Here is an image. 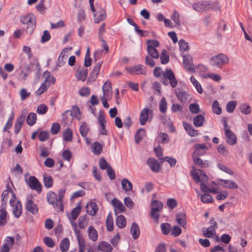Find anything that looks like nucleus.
Instances as JSON below:
<instances>
[{
    "label": "nucleus",
    "instance_id": "f257e3e1",
    "mask_svg": "<svg viewBox=\"0 0 252 252\" xmlns=\"http://www.w3.org/2000/svg\"><path fill=\"white\" fill-rule=\"evenodd\" d=\"M66 189H62L58 191V196L53 191H50L47 194V200L50 204L53 206L54 209L57 211H63V198L64 196Z\"/></svg>",
    "mask_w": 252,
    "mask_h": 252
},
{
    "label": "nucleus",
    "instance_id": "f03ea898",
    "mask_svg": "<svg viewBox=\"0 0 252 252\" xmlns=\"http://www.w3.org/2000/svg\"><path fill=\"white\" fill-rule=\"evenodd\" d=\"M193 9L198 12L206 13L216 10H220V7L216 3H210L207 1H199L192 4Z\"/></svg>",
    "mask_w": 252,
    "mask_h": 252
},
{
    "label": "nucleus",
    "instance_id": "7ed1b4c3",
    "mask_svg": "<svg viewBox=\"0 0 252 252\" xmlns=\"http://www.w3.org/2000/svg\"><path fill=\"white\" fill-rule=\"evenodd\" d=\"M229 62L228 57L223 53L219 54L212 57L209 60L210 64L214 67L222 68Z\"/></svg>",
    "mask_w": 252,
    "mask_h": 252
},
{
    "label": "nucleus",
    "instance_id": "20e7f679",
    "mask_svg": "<svg viewBox=\"0 0 252 252\" xmlns=\"http://www.w3.org/2000/svg\"><path fill=\"white\" fill-rule=\"evenodd\" d=\"M20 20L23 24L27 25L26 32L30 34L32 33L36 27V19L34 16L30 13L21 16Z\"/></svg>",
    "mask_w": 252,
    "mask_h": 252
},
{
    "label": "nucleus",
    "instance_id": "39448f33",
    "mask_svg": "<svg viewBox=\"0 0 252 252\" xmlns=\"http://www.w3.org/2000/svg\"><path fill=\"white\" fill-rule=\"evenodd\" d=\"M162 75L161 82L163 84L167 86L170 84L172 88L176 87L178 81L171 69H166L164 72H162Z\"/></svg>",
    "mask_w": 252,
    "mask_h": 252
},
{
    "label": "nucleus",
    "instance_id": "423d86ee",
    "mask_svg": "<svg viewBox=\"0 0 252 252\" xmlns=\"http://www.w3.org/2000/svg\"><path fill=\"white\" fill-rule=\"evenodd\" d=\"M151 207V217L154 220H158L159 217L158 212L162 210L163 204L160 201L155 200L152 202Z\"/></svg>",
    "mask_w": 252,
    "mask_h": 252
},
{
    "label": "nucleus",
    "instance_id": "0eeeda50",
    "mask_svg": "<svg viewBox=\"0 0 252 252\" xmlns=\"http://www.w3.org/2000/svg\"><path fill=\"white\" fill-rule=\"evenodd\" d=\"M153 115V111L150 108L147 107L142 109L140 117L139 123L141 126L145 125L148 120H151Z\"/></svg>",
    "mask_w": 252,
    "mask_h": 252
},
{
    "label": "nucleus",
    "instance_id": "6e6552de",
    "mask_svg": "<svg viewBox=\"0 0 252 252\" xmlns=\"http://www.w3.org/2000/svg\"><path fill=\"white\" fill-rule=\"evenodd\" d=\"M25 182L32 189L36 190L38 193L42 191L41 184L35 176H30L25 179Z\"/></svg>",
    "mask_w": 252,
    "mask_h": 252
},
{
    "label": "nucleus",
    "instance_id": "1a4fd4ad",
    "mask_svg": "<svg viewBox=\"0 0 252 252\" xmlns=\"http://www.w3.org/2000/svg\"><path fill=\"white\" fill-rule=\"evenodd\" d=\"M191 175L196 183H207L208 177L205 173L202 170H198L197 171H191Z\"/></svg>",
    "mask_w": 252,
    "mask_h": 252
},
{
    "label": "nucleus",
    "instance_id": "9d476101",
    "mask_svg": "<svg viewBox=\"0 0 252 252\" xmlns=\"http://www.w3.org/2000/svg\"><path fill=\"white\" fill-rule=\"evenodd\" d=\"M9 203L10 206L13 208V214L14 216L18 218L22 213V204L19 201H16L14 199H10Z\"/></svg>",
    "mask_w": 252,
    "mask_h": 252
},
{
    "label": "nucleus",
    "instance_id": "9b49d317",
    "mask_svg": "<svg viewBox=\"0 0 252 252\" xmlns=\"http://www.w3.org/2000/svg\"><path fill=\"white\" fill-rule=\"evenodd\" d=\"M12 194L13 199L16 200V197L15 194L13 192L9 185H6V189L3 190L1 195V207H6V204L8 201L9 193Z\"/></svg>",
    "mask_w": 252,
    "mask_h": 252
},
{
    "label": "nucleus",
    "instance_id": "f8f14e48",
    "mask_svg": "<svg viewBox=\"0 0 252 252\" xmlns=\"http://www.w3.org/2000/svg\"><path fill=\"white\" fill-rule=\"evenodd\" d=\"M126 69L131 75H146V67L142 64H138L130 67H126Z\"/></svg>",
    "mask_w": 252,
    "mask_h": 252
},
{
    "label": "nucleus",
    "instance_id": "ddd939ff",
    "mask_svg": "<svg viewBox=\"0 0 252 252\" xmlns=\"http://www.w3.org/2000/svg\"><path fill=\"white\" fill-rule=\"evenodd\" d=\"M146 163L153 172L158 173L161 169V165L159 162L154 158H148Z\"/></svg>",
    "mask_w": 252,
    "mask_h": 252
},
{
    "label": "nucleus",
    "instance_id": "4468645a",
    "mask_svg": "<svg viewBox=\"0 0 252 252\" xmlns=\"http://www.w3.org/2000/svg\"><path fill=\"white\" fill-rule=\"evenodd\" d=\"M183 64L187 69L189 71H194V66L192 63V59L189 55H183Z\"/></svg>",
    "mask_w": 252,
    "mask_h": 252
},
{
    "label": "nucleus",
    "instance_id": "2eb2a0df",
    "mask_svg": "<svg viewBox=\"0 0 252 252\" xmlns=\"http://www.w3.org/2000/svg\"><path fill=\"white\" fill-rule=\"evenodd\" d=\"M225 137L228 144L233 146L237 143L236 135L230 129H226L225 130Z\"/></svg>",
    "mask_w": 252,
    "mask_h": 252
},
{
    "label": "nucleus",
    "instance_id": "dca6fc26",
    "mask_svg": "<svg viewBox=\"0 0 252 252\" xmlns=\"http://www.w3.org/2000/svg\"><path fill=\"white\" fill-rule=\"evenodd\" d=\"M102 63L103 61H100L96 63L90 74V75L89 77V80L91 81H94L95 80L99 73L100 69L102 66Z\"/></svg>",
    "mask_w": 252,
    "mask_h": 252
},
{
    "label": "nucleus",
    "instance_id": "f3484780",
    "mask_svg": "<svg viewBox=\"0 0 252 252\" xmlns=\"http://www.w3.org/2000/svg\"><path fill=\"white\" fill-rule=\"evenodd\" d=\"M175 93L178 99L181 102H186L189 99V94L182 88H177Z\"/></svg>",
    "mask_w": 252,
    "mask_h": 252
},
{
    "label": "nucleus",
    "instance_id": "a211bd4d",
    "mask_svg": "<svg viewBox=\"0 0 252 252\" xmlns=\"http://www.w3.org/2000/svg\"><path fill=\"white\" fill-rule=\"evenodd\" d=\"M26 118V114L22 113L19 117H18L14 125V132L16 134L18 133L25 122Z\"/></svg>",
    "mask_w": 252,
    "mask_h": 252
},
{
    "label": "nucleus",
    "instance_id": "6ab92c4d",
    "mask_svg": "<svg viewBox=\"0 0 252 252\" xmlns=\"http://www.w3.org/2000/svg\"><path fill=\"white\" fill-rule=\"evenodd\" d=\"M87 213L92 216L96 215L98 208L97 204L94 202H90L88 203L86 206Z\"/></svg>",
    "mask_w": 252,
    "mask_h": 252
},
{
    "label": "nucleus",
    "instance_id": "aec40b11",
    "mask_svg": "<svg viewBox=\"0 0 252 252\" xmlns=\"http://www.w3.org/2000/svg\"><path fill=\"white\" fill-rule=\"evenodd\" d=\"M195 151L192 156H203L208 150V148L203 144H197L194 147Z\"/></svg>",
    "mask_w": 252,
    "mask_h": 252
},
{
    "label": "nucleus",
    "instance_id": "412c9836",
    "mask_svg": "<svg viewBox=\"0 0 252 252\" xmlns=\"http://www.w3.org/2000/svg\"><path fill=\"white\" fill-rule=\"evenodd\" d=\"M88 74V70L84 68H78L75 73L78 80L84 81L86 80Z\"/></svg>",
    "mask_w": 252,
    "mask_h": 252
},
{
    "label": "nucleus",
    "instance_id": "4be33fe9",
    "mask_svg": "<svg viewBox=\"0 0 252 252\" xmlns=\"http://www.w3.org/2000/svg\"><path fill=\"white\" fill-rule=\"evenodd\" d=\"M219 181L221 182L220 185L223 188L232 189H236L238 188L237 184L233 181L221 179H219Z\"/></svg>",
    "mask_w": 252,
    "mask_h": 252
},
{
    "label": "nucleus",
    "instance_id": "5701e85b",
    "mask_svg": "<svg viewBox=\"0 0 252 252\" xmlns=\"http://www.w3.org/2000/svg\"><path fill=\"white\" fill-rule=\"evenodd\" d=\"M183 126L186 132L189 136L193 137L198 135L199 133L198 130L195 129L191 125L188 123L183 122Z\"/></svg>",
    "mask_w": 252,
    "mask_h": 252
},
{
    "label": "nucleus",
    "instance_id": "b1692460",
    "mask_svg": "<svg viewBox=\"0 0 252 252\" xmlns=\"http://www.w3.org/2000/svg\"><path fill=\"white\" fill-rule=\"evenodd\" d=\"M102 145L98 142H94L91 145V151L95 155H99L102 153Z\"/></svg>",
    "mask_w": 252,
    "mask_h": 252
},
{
    "label": "nucleus",
    "instance_id": "393cba45",
    "mask_svg": "<svg viewBox=\"0 0 252 252\" xmlns=\"http://www.w3.org/2000/svg\"><path fill=\"white\" fill-rule=\"evenodd\" d=\"M103 96L108 97V95H111L112 93V84L110 81H106L102 87Z\"/></svg>",
    "mask_w": 252,
    "mask_h": 252
},
{
    "label": "nucleus",
    "instance_id": "a878e982",
    "mask_svg": "<svg viewBox=\"0 0 252 252\" xmlns=\"http://www.w3.org/2000/svg\"><path fill=\"white\" fill-rule=\"evenodd\" d=\"M97 248L98 250L103 252H111L113 250L111 245L105 241L100 242Z\"/></svg>",
    "mask_w": 252,
    "mask_h": 252
},
{
    "label": "nucleus",
    "instance_id": "bb28decb",
    "mask_svg": "<svg viewBox=\"0 0 252 252\" xmlns=\"http://www.w3.org/2000/svg\"><path fill=\"white\" fill-rule=\"evenodd\" d=\"M89 238L94 241L95 242L98 239V233L97 230L93 226H90L87 231Z\"/></svg>",
    "mask_w": 252,
    "mask_h": 252
},
{
    "label": "nucleus",
    "instance_id": "cd10ccee",
    "mask_svg": "<svg viewBox=\"0 0 252 252\" xmlns=\"http://www.w3.org/2000/svg\"><path fill=\"white\" fill-rule=\"evenodd\" d=\"M130 231L133 239L136 240L139 237L140 231L139 227L136 222L132 223Z\"/></svg>",
    "mask_w": 252,
    "mask_h": 252
},
{
    "label": "nucleus",
    "instance_id": "c85d7f7f",
    "mask_svg": "<svg viewBox=\"0 0 252 252\" xmlns=\"http://www.w3.org/2000/svg\"><path fill=\"white\" fill-rule=\"evenodd\" d=\"M27 210L33 214H36L38 212L36 204L31 199H28L26 205Z\"/></svg>",
    "mask_w": 252,
    "mask_h": 252
},
{
    "label": "nucleus",
    "instance_id": "c756f323",
    "mask_svg": "<svg viewBox=\"0 0 252 252\" xmlns=\"http://www.w3.org/2000/svg\"><path fill=\"white\" fill-rule=\"evenodd\" d=\"M199 156H192V159L194 163L201 168H205L209 166V162L207 160L203 161L199 158Z\"/></svg>",
    "mask_w": 252,
    "mask_h": 252
},
{
    "label": "nucleus",
    "instance_id": "7c9ffc66",
    "mask_svg": "<svg viewBox=\"0 0 252 252\" xmlns=\"http://www.w3.org/2000/svg\"><path fill=\"white\" fill-rule=\"evenodd\" d=\"M95 22L96 23H99L102 20H104L106 17V13L105 11L101 9L100 11H97L94 14Z\"/></svg>",
    "mask_w": 252,
    "mask_h": 252
},
{
    "label": "nucleus",
    "instance_id": "2f4dec72",
    "mask_svg": "<svg viewBox=\"0 0 252 252\" xmlns=\"http://www.w3.org/2000/svg\"><path fill=\"white\" fill-rule=\"evenodd\" d=\"M79 131L80 132V134L82 137L86 138V140L87 141L88 140V138L87 137L88 133L90 131V128L89 127L88 125H87V123L86 122H83L82 123L80 128Z\"/></svg>",
    "mask_w": 252,
    "mask_h": 252
},
{
    "label": "nucleus",
    "instance_id": "473e14b6",
    "mask_svg": "<svg viewBox=\"0 0 252 252\" xmlns=\"http://www.w3.org/2000/svg\"><path fill=\"white\" fill-rule=\"evenodd\" d=\"M116 225L120 228H124L126 224V219L124 215L118 216L116 220Z\"/></svg>",
    "mask_w": 252,
    "mask_h": 252
},
{
    "label": "nucleus",
    "instance_id": "72a5a7b5",
    "mask_svg": "<svg viewBox=\"0 0 252 252\" xmlns=\"http://www.w3.org/2000/svg\"><path fill=\"white\" fill-rule=\"evenodd\" d=\"M122 187L125 191H130L132 189V184L127 179H123L121 181Z\"/></svg>",
    "mask_w": 252,
    "mask_h": 252
},
{
    "label": "nucleus",
    "instance_id": "f704fd0d",
    "mask_svg": "<svg viewBox=\"0 0 252 252\" xmlns=\"http://www.w3.org/2000/svg\"><path fill=\"white\" fill-rule=\"evenodd\" d=\"M112 204L114 208L119 211V212H124L126 210V208L123 203L117 198H114L112 200Z\"/></svg>",
    "mask_w": 252,
    "mask_h": 252
},
{
    "label": "nucleus",
    "instance_id": "c9c22d12",
    "mask_svg": "<svg viewBox=\"0 0 252 252\" xmlns=\"http://www.w3.org/2000/svg\"><path fill=\"white\" fill-rule=\"evenodd\" d=\"M205 119L202 114H198L193 119V123L196 127H201L203 126Z\"/></svg>",
    "mask_w": 252,
    "mask_h": 252
},
{
    "label": "nucleus",
    "instance_id": "e433bc0d",
    "mask_svg": "<svg viewBox=\"0 0 252 252\" xmlns=\"http://www.w3.org/2000/svg\"><path fill=\"white\" fill-rule=\"evenodd\" d=\"M203 236L207 238H212L216 235V229L213 227L209 226L208 228L203 229Z\"/></svg>",
    "mask_w": 252,
    "mask_h": 252
},
{
    "label": "nucleus",
    "instance_id": "4c0bfd02",
    "mask_svg": "<svg viewBox=\"0 0 252 252\" xmlns=\"http://www.w3.org/2000/svg\"><path fill=\"white\" fill-rule=\"evenodd\" d=\"M70 242L68 238H64L60 244V247L62 252H67L69 248Z\"/></svg>",
    "mask_w": 252,
    "mask_h": 252
},
{
    "label": "nucleus",
    "instance_id": "58836bf2",
    "mask_svg": "<svg viewBox=\"0 0 252 252\" xmlns=\"http://www.w3.org/2000/svg\"><path fill=\"white\" fill-rule=\"evenodd\" d=\"M43 183L46 188H51L53 185V178L51 176L47 174H45L43 175Z\"/></svg>",
    "mask_w": 252,
    "mask_h": 252
},
{
    "label": "nucleus",
    "instance_id": "ea45409f",
    "mask_svg": "<svg viewBox=\"0 0 252 252\" xmlns=\"http://www.w3.org/2000/svg\"><path fill=\"white\" fill-rule=\"evenodd\" d=\"M106 229L108 231H112L114 229L113 219L111 213H110L107 217L106 221Z\"/></svg>",
    "mask_w": 252,
    "mask_h": 252
},
{
    "label": "nucleus",
    "instance_id": "a19ab883",
    "mask_svg": "<svg viewBox=\"0 0 252 252\" xmlns=\"http://www.w3.org/2000/svg\"><path fill=\"white\" fill-rule=\"evenodd\" d=\"M146 135V131L143 128L139 129L135 134V140L136 143H139Z\"/></svg>",
    "mask_w": 252,
    "mask_h": 252
},
{
    "label": "nucleus",
    "instance_id": "79ce46f5",
    "mask_svg": "<svg viewBox=\"0 0 252 252\" xmlns=\"http://www.w3.org/2000/svg\"><path fill=\"white\" fill-rule=\"evenodd\" d=\"M7 214L5 207H1L0 210V226H4L6 223Z\"/></svg>",
    "mask_w": 252,
    "mask_h": 252
},
{
    "label": "nucleus",
    "instance_id": "37998d69",
    "mask_svg": "<svg viewBox=\"0 0 252 252\" xmlns=\"http://www.w3.org/2000/svg\"><path fill=\"white\" fill-rule=\"evenodd\" d=\"M20 75L22 76V78L23 80H26L31 72L30 66L29 65L23 67L20 66Z\"/></svg>",
    "mask_w": 252,
    "mask_h": 252
},
{
    "label": "nucleus",
    "instance_id": "c03bdc74",
    "mask_svg": "<svg viewBox=\"0 0 252 252\" xmlns=\"http://www.w3.org/2000/svg\"><path fill=\"white\" fill-rule=\"evenodd\" d=\"M190 80L192 85L195 88L197 92L200 94H202L203 92L202 88L200 84L196 80L195 77L193 76H191L190 78Z\"/></svg>",
    "mask_w": 252,
    "mask_h": 252
},
{
    "label": "nucleus",
    "instance_id": "a18cd8bd",
    "mask_svg": "<svg viewBox=\"0 0 252 252\" xmlns=\"http://www.w3.org/2000/svg\"><path fill=\"white\" fill-rule=\"evenodd\" d=\"M160 59L161 63L165 64L167 63L169 61V56L166 50L163 49L161 53Z\"/></svg>",
    "mask_w": 252,
    "mask_h": 252
},
{
    "label": "nucleus",
    "instance_id": "49530a36",
    "mask_svg": "<svg viewBox=\"0 0 252 252\" xmlns=\"http://www.w3.org/2000/svg\"><path fill=\"white\" fill-rule=\"evenodd\" d=\"M36 114L34 113L31 112L28 115L27 123L29 125L32 126L36 123Z\"/></svg>",
    "mask_w": 252,
    "mask_h": 252
},
{
    "label": "nucleus",
    "instance_id": "de8ad7c7",
    "mask_svg": "<svg viewBox=\"0 0 252 252\" xmlns=\"http://www.w3.org/2000/svg\"><path fill=\"white\" fill-rule=\"evenodd\" d=\"M147 50L149 55L151 57L155 59H158L159 58V53L156 48L149 46L147 47Z\"/></svg>",
    "mask_w": 252,
    "mask_h": 252
},
{
    "label": "nucleus",
    "instance_id": "09e8293b",
    "mask_svg": "<svg viewBox=\"0 0 252 252\" xmlns=\"http://www.w3.org/2000/svg\"><path fill=\"white\" fill-rule=\"evenodd\" d=\"M240 111L243 114L249 115L252 112V108L249 105L243 103L240 106Z\"/></svg>",
    "mask_w": 252,
    "mask_h": 252
},
{
    "label": "nucleus",
    "instance_id": "8fccbe9b",
    "mask_svg": "<svg viewBox=\"0 0 252 252\" xmlns=\"http://www.w3.org/2000/svg\"><path fill=\"white\" fill-rule=\"evenodd\" d=\"M176 221L182 227H184L186 225L185 216L183 213H180L177 215Z\"/></svg>",
    "mask_w": 252,
    "mask_h": 252
},
{
    "label": "nucleus",
    "instance_id": "3c124183",
    "mask_svg": "<svg viewBox=\"0 0 252 252\" xmlns=\"http://www.w3.org/2000/svg\"><path fill=\"white\" fill-rule=\"evenodd\" d=\"M97 119L101 128H104L105 127L106 120L105 119V115L101 110L99 111L98 113Z\"/></svg>",
    "mask_w": 252,
    "mask_h": 252
},
{
    "label": "nucleus",
    "instance_id": "603ef678",
    "mask_svg": "<svg viewBox=\"0 0 252 252\" xmlns=\"http://www.w3.org/2000/svg\"><path fill=\"white\" fill-rule=\"evenodd\" d=\"M63 137L66 141H71L72 140V131L69 128H67L63 132Z\"/></svg>",
    "mask_w": 252,
    "mask_h": 252
},
{
    "label": "nucleus",
    "instance_id": "864d4df0",
    "mask_svg": "<svg viewBox=\"0 0 252 252\" xmlns=\"http://www.w3.org/2000/svg\"><path fill=\"white\" fill-rule=\"evenodd\" d=\"M212 110L214 113L217 115H220L221 113V108L220 106V104L218 101L214 100L213 101L212 104Z\"/></svg>",
    "mask_w": 252,
    "mask_h": 252
},
{
    "label": "nucleus",
    "instance_id": "5fc2aeb1",
    "mask_svg": "<svg viewBox=\"0 0 252 252\" xmlns=\"http://www.w3.org/2000/svg\"><path fill=\"white\" fill-rule=\"evenodd\" d=\"M78 221L79 226L80 228L83 229L88 225V222L86 219V215L80 216Z\"/></svg>",
    "mask_w": 252,
    "mask_h": 252
},
{
    "label": "nucleus",
    "instance_id": "6e6d98bb",
    "mask_svg": "<svg viewBox=\"0 0 252 252\" xmlns=\"http://www.w3.org/2000/svg\"><path fill=\"white\" fill-rule=\"evenodd\" d=\"M159 110L161 113H165L167 110V103L166 99L162 97L159 103Z\"/></svg>",
    "mask_w": 252,
    "mask_h": 252
},
{
    "label": "nucleus",
    "instance_id": "4d7b16f0",
    "mask_svg": "<svg viewBox=\"0 0 252 252\" xmlns=\"http://www.w3.org/2000/svg\"><path fill=\"white\" fill-rule=\"evenodd\" d=\"M237 102L236 101L231 100L229 101L226 105V110L229 113H232L235 109L236 106Z\"/></svg>",
    "mask_w": 252,
    "mask_h": 252
},
{
    "label": "nucleus",
    "instance_id": "13d9d810",
    "mask_svg": "<svg viewBox=\"0 0 252 252\" xmlns=\"http://www.w3.org/2000/svg\"><path fill=\"white\" fill-rule=\"evenodd\" d=\"M201 200L204 203H209L213 202V198L210 194L204 193L201 196Z\"/></svg>",
    "mask_w": 252,
    "mask_h": 252
},
{
    "label": "nucleus",
    "instance_id": "bf43d9fd",
    "mask_svg": "<svg viewBox=\"0 0 252 252\" xmlns=\"http://www.w3.org/2000/svg\"><path fill=\"white\" fill-rule=\"evenodd\" d=\"M162 233L164 235H167L171 229V225L168 223H163L160 226Z\"/></svg>",
    "mask_w": 252,
    "mask_h": 252
},
{
    "label": "nucleus",
    "instance_id": "052dcab7",
    "mask_svg": "<svg viewBox=\"0 0 252 252\" xmlns=\"http://www.w3.org/2000/svg\"><path fill=\"white\" fill-rule=\"evenodd\" d=\"M4 245L12 249L14 244V238L12 237L7 236L4 241Z\"/></svg>",
    "mask_w": 252,
    "mask_h": 252
},
{
    "label": "nucleus",
    "instance_id": "680f3d73",
    "mask_svg": "<svg viewBox=\"0 0 252 252\" xmlns=\"http://www.w3.org/2000/svg\"><path fill=\"white\" fill-rule=\"evenodd\" d=\"M171 18L177 26H180L181 25L180 14L177 11H174Z\"/></svg>",
    "mask_w": 252,
    "mask_h": 252
},
{
    "label": "nucleus",
    "instance_id": "e2e57ef3",
    "mask_svg": "<svg viewBox=\"0 0 252 252\" xmlns=\"http://www.w3.org/2000/svg\"><path fill=\"white\" fill-rule=\"evenodd\" d=\"M81 207L78 206L74 208L71 212V218L73 220H76L81 212Z\"/></svg>",
    "mask_w": 252,
    "mask_h": 252
},
{
    "label": "nucleus",
    "instance_id": "0e129e2a",
    "mask_svg": "<svg viewBox=\"0 0 252 252\" xmlns=\"http://www.w3.org/2000/svg\"><path fill=\"white\" fill-rule=\"evenodd\" d=\"M48 111V107L44 104L39 105L37 108V113L40 115L45 114Z\"/></svg>",
    "mask_w": 252,
    "mask_h": 252
},
{
    "label": "nucleus",
    "instance_id": "69168bd1",
    "mask_svg": "<svg viewBox=\"0 0 252 252\" xmlns=\"http://www.w3.org/2000/svg\"><path fill=\"white\" fill-rule=\"evenodd\" d=\"M91 93L89 88L84 87L79 90V94L82 96H88Z\"/></svg>",
    "mask_w": 252,
    "mask_h": 252
},
{
    "label": "nucleus",
    "instance_id": "338daca9",
    "mask_svg": "<svg viewBox=\"0 0 252 252\" xmlns=\"http://www.w3.org/2000/svg\"><path fill=\"white\" fill-rule=\"evenodd\" d=\"M99 167L102 170H105L108 168V167H111V165H109L104 158H101L99 162Z\"/></svg>",
    "mask_w": 252,
    "mask_h": 252
},
{
    "label": "nucleus",
    "instance_id": "774afa93",
    "mask_svg": "<svg viewBox=\"0 0 252 252\" xmlns=\"http://www.w3.org/2000/svg\"><path fill=\"white\" fill-rule=\"evenodd\" d=\"M180 49L182 51H188L189 47L188 43L183 39H181L179 41Z\"/></svg>",
    "mask_w": 252,
    "mask_h": 252
}]
</instances>
